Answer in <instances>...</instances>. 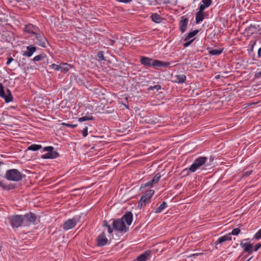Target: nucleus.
Segmentation results:
<instances>
[{
	"instance_id": "obj_1",
	"label": "nucleus",
	"mask_w": 261,
	"mask_h": 261,
	"mask_svg": "<svg viewBox=\"0 0 261 261\" xmlns=\"http://www.w3.org/2000/svg\"><path fill=\"white\" fill-rule=\"evenodd\" d=\"M141 64L147 67H153L158 69L160 67H168L170 63L159 60H154L145 56H141L140 60Z\"/></svg>"
},
{
	"instance_id": "obj_2",
	"label": "nucleus",
	"mask_w": 261,
	"mask_h": 261,
	"mask_svg": "<svg viewBox=\"0 0 261 261\" xmlns=\"http://www.w3.org/2000/svg\"><path fill=\"white\" fill-rule=\"evenodd\" d=\"M207 158L205 156H199L196 158L193 163L191 165L189 169H185L182 170V173H185V175H188L190 172H194L198 168L204 165L207 160Z\"/></svg>"
},
{
	"instance_id": "obj_3",
	"label": "nucleus",
	"mask_w": 261,
	"mask_h": 261,
	"mask_svg": "<svg viewBox=\"0 0 261 261\" xmlns=\"http://www.w3.org/2000/svg\"><path fill=\"white\" fill-rule=\"evenodd\" d=\"M24 175H22L17 169H12L6 171L5 178L10 181L18 182L22 179Z\"/></svg>"
},
{
	"instance_id": "obj_4",
	"label": "nucleus",
	"mask_w": 261,
	"mask_h": 261,
	"mask_svg": "<svg viewBox=\"0 0 261 261\" xmlns=\"http://www.w3.org/2000/svg\"><path fill=\"white\" fill-rule=\"evenodd\" d=\"M154 193L153 190L149 189L147 190L145 193L143 195L138 203V207L141 208L144 207L146 204H149L151 202V198Z\"/></svg>"
},
{
	"instance_id": "obj_5",
	"label": "nucleus",
	"mask_w": 261,
	"mask_h": 261,
	"mask_svg": "<svg viewBox=\"0 0 261 261\" xmlns=\"http://www.w3.org/2000/svg\"><path fill=\"white\" fill-rule=\"evenodd\" d=\"M8 220L13 228H18L22 226L24 217L21 215H12L8 217Z\"/></svg>"
},
{
	"instance_id": "obj_6",
	"label": "nucleus",
	"mask_w": 261,
	"mask_h": 261,
	"mask_svg": "<svg viewBox=\"0 0 261 261\" xmlns=\"http://www.w3.org/2000/svg\"><path fill=\"white\" fill-rule=\"evenodd\" d=\"M44 151L47 152L41 155V158L43 159H54L58 158L60 156L59 153L55 151L54 147L53 146H46L43 148Z\"/></svg>"
},
{
	"instance_id": "obj_7",
	"label": "nucleus",
	"mask_w": 261,
	"mask_h": 261,
	"mask_svg": "<svg viewBox=\"0 0 261 261\" xmlns=\"http://www.w3.org/2000/svg\"><path fill=\"white\" fill-rule=\"evenodd\" d=\"M0 97L5 99L6 102L12 101L13 97L11 91L8 88H5L2 83H0Z\"/></svg>"
},
{
	"instance_id": "obj_8",
	"label": "nucleus",
	"mask_w": 261,
	"mask_h": 261,
	"mask_svg": "<svg viewBox=\"0 0 261 261\" xmlns=\"http://www.w3.org/2000/svg\"><path fill=\"white\" fill-rule=\"evenodd\" d=\"M112 225L113 228L118 231L126 232L128 230V227L120 218L114 220Z\"/></svg>"
},
{
	"instance_id": "obj_9",
	"label": "nucleus",
	"mask_w": 261,
	"mask_h": 261,
	"mask_svg": "<svg viewBox=\"0 0 261 261\" xmlns=\"http://www.w3.org/2000/svg\"><path fill=\"white\" fill-rule=\"evenodd\" d=\"M35 38L37 40L36 44L42 47L46 48L48 41L44 34L39 30L36 34L34 35Z\"/></svg>"
},
{
	"instance_id": "obj_10",
	"label": "nucleus",
	"mask_w": 261,
	"mask_h": 261,
	"mask_svg": "<svg viewBox=\"0 0 261 261\" xmlns=\"http://www.w3.org/2000/svg\"><path fill=\"white\" fill-rule=\"evenodd\" d=\"M77 221L78 220L75 217H73L72 219H69L66 220L63 225V229L65 230H67L73 228L76 226Z\"/></svg>"
},
{
	"instance_id": "obj_11",
	"label": "nucleus",
	"mask_w": 261,
	"mask_h": 261,
	"mask_svg": "<svg viewBox=\"0 0 261 261\" xmlns=\"http://www.w3.org/2000/svg\"><path fill=\"white\" fill-rule=\"evenodd\" d=\"M22 216L24 217V221H25L28 224L35 225L37 224L36 222L37 217L35 213L30 212L22 215Z\"/></svg>"
},
{
	"instance_id": "obj_12",
	"label": "nucleus",
	"mask_w": 261,
	"mask_h": 261,
	"mask_svg": "<svg viewBox=\"0 0 261 261\" xmlns=\"http://www.w3.org/2000/svg\"><path fill=\"white\" fill-rule=\"evenodd\" d=\"M39 30V29L31 24V23H28L26 25H25L24 28H23V31L25 32H27L29 34H32L33 35H35L36 34V33Z\"/></svg>"
},
{
	"instance_id": "obj_13",
	"label": "nucleus",
	"mask_w": 261,
	"mask_h": 261,
	"mask_svg": "<svg viewBox=\"0 0 261 261\" xmlns=\"http://www.w3.org/2000/svg\"><path fill=\"white\" fill-rule=\"evenodd\" d=\"M189 18L185 16L181 17V20L179 22V29L181 33H184L188 24Z\"/></svg>"
},
{
	"instance_id": "obj_14",
	"label": "nucleus",
	"mask_w": 261,
	"mask_h": 261,
	"mask_svg": "<svg viewBox=\"0 0 261 261\" xmlns=\"http://www.w3.org/2000/svg\"><path fill=\"white\" fill-rule=\"evenodd\" d=\"M108 240L104 232L100 234L97 238V246H103L107 244Z\"/></svg>"
},
{
	"instance_id": "obj_15",
	"label": "nucleus",
	"mask_w": 261,
	"mask_h": 261,
	"mask_svg": "<svg viewBox=\"0 0 261 261\" xmlns=\"http://www.w3.org/2000/svg\"><path fill=\"white\" fill-rule=\"evenodd\" d=\"M240 246L245 252H247L249 254L252 253L253 251V245L250 242L243 243V242H241L240 243Z\"/></svg>"
},
{
	"instance_id": "obj_16",
	"label": "nucleus",
	"mask_w": 261,
	"mask_h": 261,
	"mask_svg": "<svg viewBox=\"0 0 261 261\" xmlns=\"http://www.w3.org/2000/svg\"><path fill=\"white\" fill-rule=\"evenodd\" d=\"M133 218L132 213L129 211H126L120 219H122L124 222H125L127 225L129 226L132 223Z\"/></svg>"
},
{
	"instance_id": "obj_17",
	"label": "nucleus",
	"mask_w": 261,
	"mask_h": 261,
	"mask_svg": "<svg viewBox=\"0 0 261 261\" xmlns=\"http://www.w3.org/2000/svg\"><path fill=\"white\" fill-rule=\"evenodd\" d=\"M151 255V251L147 250L139 255L136 258V261H147ZM135 261V260H134Z\"/></svg>"
},
{
	"instance_id": "obj_18",
	"label": "nucleus",
	"mask_w": 261,
	"mask_h": 261,
	"mask_svg": "<svg viewBox=\"0 0 261 261\" xmlns=\"http://www.w3.org/2000/svg\"><path fill=\"white\" fill-rule=\"evenodd\" d=\"M27 50L24 51L22 55L27 57H31L37 50L36 46L31 45L27 46Z\"/></svg>"
},
{
	"instance_id": "obj_19",
	"label": "nucleus",
	"mask_w": 261,
	"mask_h": 261,
	"mask_svg": "<svg viewBox=\"0 0 261 261\" xmlns=\"http://www.w3.org/2000/svg\"><path fill=\"white\" fill-rule=\"evenodd\" d=\"M232 239V238L231 236H230V234H226L224 236H223L218 239V240L215 242V244L216 245L219 244H222L223 242L227 241H231Z\"/></svg>"
},
{
	"instance_id": "obj_20",
	"label": "nucleus",
	"mask_w": 261,
	"mask_h": 261,
	"mask_svg": "<svg viewBox=\"0 0 261 261\" xmlns=\"http://www.w3.org/2000/svg\"><path fill=\"white\" fill-rule=\"evenodd\" d=\"M173 82L178 84H182L185 82L186 76L185 74H177L174 76Z\"/></svg>"
},
{
	"instance_id": "obj_21",
	"label": "nucleus",
	"mask_w": 261,
	"mask_h": 261,
	"mask_svg": "<svg viewBox=\"0 0 261 261\" xmlns=\"http://www.w3.org/2000/svg\"><path fill=\"white\" fill-rule=\"evenodd\" d=\"M32 60L34 62L43 61L44 63H48V59L47 58V56L45 54H41L35 56Z\"/></svg>"
},
{
	"instance_id": "obj_22",
	"label": "nucleus",
	"mask_w": 261,
	"mask_h": 261,
	"mask_svg": "<svg viewBox=\"0 0 261 261\" xmlns=\"http://www.w3.org/2000/svg\"><path fill=\"white\" fill-rule=\"evenodd\" d=\"M150 18L152 21L156 23H159L164 20V18L157 13H152L150 16Z\"/></svg>"
},
{
	"instance_id": "obj_23",
	"label": "nucleus",
	"mask_w": 261,
	"mask_h": 261,
	"mask_svg": "<svg viewBox=\"0 0 261 261\" xmlns=\"http://www.w3.org/2000/svg\"><path fill=\"white\" fill-rule=\"evenodd\" d=\"M0 187L4 190H11L15 188V186L13 184H7L3 180H0Z\"/></svg>"
},
{
	"instance_id": "obj_24",
	"label": "nucleus",
	"mask_w": 261,
	"mask_h": 261,
	"mask_svg": "<svg viewBox=\"0 0 261 261\" xmlns=\"http://www.w3.org/2000/svg\"><path fill=\"white\" fill-rule=\"evenodd\" d=\"M195 16V23L199 24L204 19V13L196 12Z\"/></svg>"
},
{
	"instance_id": "obj_25",
	"label": "nucleus",
	"mask_w": 261,
	"mask_h": 261,
	"mask_svg": "<svg viewBox=\"0 0 261 261\" xmlns=\"http://www.w3.org/2000/svg\"><path fill=\"white\" fill-rule=\"evenodd\" d=\"M145 122L149 124L154 125L159 122V119L156 117H147L145 119Z\"/></svg>"
},
{
	"instance_id": "obj_26",
	"label": "nucleus",
	"mask_w": 261,
	"mask_h": 261,
	"mask_svg": "<svg viewBox=\"0 0 261 261\" xmlns=\"http://www.w3.org/2000/svg\"><path fill=\"white\" fill-rule=\"evenodd\" d=\"M199 32V31L198 30H195L193 31L190 32L186 36L184 39L185 41H188L189 40H190V39L193 37H194L195 35H196Z\"/></svg>"
},
{
	"instance_id": "obj_27",
	"label": "nucleus",
	"mask_w": 261,
	"mask_h": 261,
	"mask_svg": "<svg viewBox=\"0 0 261 261\" xmlns=\"http://www.w3.org/2000/svg\"><path fill=\"white\" fill-rule=\"evenodd\" d=\"M167 207V202L165 201H164L158 207L156 208L154 210V212L155 213H161Z\"/></svg>"
},
{
	"instance_id": "obj_28",
	"label": "nucleus",
	"mask_w": 261,
	"mask_h": 261,
	"mask_svg": "<svg viewBox=\"0 0 261 261\" xmlns=\"http://www.w3.org/2000/svg\"><path fill=\"white\" fill-rule=\"evenodd\" d=\"M223 49H210L208 51V54L211 55L213 56H218L221 54L223 51Z\"/></svg>"
},
{
	"instance_id": "obj_29",
	"label": "nucleus",
	"mask_w": 261,
	"mask_h": 261,
	"mask_svg": "<svg viewBox=\"0 0 261 261\" xmlns=\"http://www.w3.org/2000/svg\"><path fill=\"white\" fill-rule=\"evenodd\" d=\"M42 148L41 145L33 144L29 146L28 149L32 151H37Z\"/></svg>"
},
{
	"instance_id": "obj_30",
	"label": "nucleus",
	"mask_w": 261,
	"mask_h": 261,
	"mask_svg": "<svg viewBox=\"0 0 261 261\" xmlns=\"http://www.w3.org/2000/svg\"><path fill=\"white\" fill-rule=\"evenodd\" d=\"M70 66V65L67 63H62L60 70L62 72L66 73L69 71Z\"/></svg>"
},
{
	"instance_id": "obj_31",
	"label": "nucleus",
	"mask_w": 261,
	"mask_h": 261,
	"mask_svg": "<svg viewBox=\"0 0 261 261\" xmlns=\"http://www.w3.org/2000/svg\"><path fill=\"white\" fill-rule=\"evenodd\" d=\"M94 118L93 116H84L80 117L78 119V121L80 122H82L83 121H87V120H94Z\"/></svg>"
},
{
	"instance_id": "obj_32",
	"label": "nucleus",
	"mask_w": 261,
	"mask_h": 261,
	"mask_svg": "<svg viewBox=\"0 0 261 261\" xmlns=\"http://www.w3.org/2000/svg\"><path fill=\"white\" fill-rule=\"evenodd\" d=\"M102 226L108 228V231L109 233H112L113 232V229L111 226L108 224L107 220H104L102 222Z\"/></svg>"
},
{
	"instance_id": "obj_33",
	"label": "nucleus",
	"mask_w": 261,
	"mask_h": 261,
	"mask_svg": "<svg viewBox=\"0 0 261 261\" xmlns=\"http://www.w3.org/2000/svg\"><path fill=\"white\" fill-rule=\"evenodd\" d=\"M161 177V174L160 173H156L154 176L153 177V178H152L151 180V182L153 183V184H157L160 178Z\"/></svg>"
},
{
	"instance_id": "obj_34",
	"label": "nucleus",
	"mask_w": 261,
	"mask_h": 261,
	"mask_svg": "<svg viewBox=\"0 0 261 261\" xmlns=\"http://www.w3.org/2000/svg\"><path fill=\"white\" fill-rule=\"evenodd\" d=\"M240 231L241 229L239 228H236L233 229L231 232L228 233V234H230V236H231V235L238 236Z\"/></svg>"
},
{
	"instance_id": "obj_35",
	"label": "nucleus",
	"mask_w": 261,
	"mask_h": 261,
	"mask_svg": "<svg viewBox=\"0 0 261 261\" xmlns=\"http://www.w3.org/2000/svg\"><path fill=\"white\" fill-rule=\"evenodd\" d=\"M153 185V183L151 182V180H150L149 181H148V182L147 183H145V184H142L141 185V187H140V190L142 189H144V188H145L146 187H149V186H150V187H152Z\"/></svg>"
},
{
	"instance_id": "obj_36",
	"label": "nucleus",
	"mask_w": 261,
	"mask_h": 261,
	"mask_svg": "<svg viewBox=\"0 0 261 261\" xmlns=\"http://www.w3.org/2000/svg\"><path fill=\"white\" fill-rule=\"evenodd\" d=\"M97 57L98 58L99 61H103L105 60L103 56V52L102 51H100L97 53Z\"/></svg>"
},
{
	"instance_id": "obj_37",
	"label": "nucleus",
	"mask_w": 261,
	"mask_h": 261,
	"mask_svg": "<svg viewBox=\"0 0 261 261\" xmlns=\"http://www.w3.org/2000/svg\"><path fill=\"white\" fill-rule=\"evenodd\" d=\"M202 4L205 5V6L207 7V8L210 7L212 3V0H202Z\"/></svg>"
},
{
	"instance_id": "obj_38",
	"label": "nucleus",
	"mask_w": 261,
	"mask_h": 261,
	"mask_svg": "<svg viewBox=\"0 0 261 261\" xmlns=\"http://www.w3.org/2000/svg\"><path fill=\"white\" fill-rule=\"evenodd\" d=\"M256 44V41L255 40H251L250 41L249 44V46L250 47V51H252L253 50V48L254 45Z\"/></svg>"
},
{
	"instance_id": "obj_39",
	"label": "nucleus",
	"mask_w": 261,
	"mask_h": 261,
	"mask_svg": "<svg viewBox=\"0 0 261 261\" xmlns=\"http://www.w3.org/2000/svg\"><path fill=\"white\" fill-rule=\"evenodd\" d=\"M62 125L63 126H67L68 127H71V128H75L77 126V124H72L65 123V122L62 123Z\"/></svg>"
},
{
	"instance_id": "obj_40",
	"label": "nucleus",
	"mask_w": 261,
	"mask_h": 261,
	"mask_svg": "<svg viewBox=\"0 0 261 261\" xmlns=\"http://www.w3.org/2000/svg\"><path fill=\"white\" fill-rule=\"evenodd\" d=\"M206 8H207V7L205 6V5H204L203 4H200L198 8L199 11L197 12L204 13V10Z\"/></svg>"
},
{
	"instance_id": "obj_41",
	"label": "nucleus",
	"mask_w": 261,
	"mask_h": 261,
	"mask_svg": "<svg viewBox=\"0 0 261 261\" xmlns=\"http://www.w3.org/2000/svg\"><path fill=\"white\" fill-rule=\"evenodd\" d=\"M254 238L256 240H259L261 239V229L254 234Z\"/></svg>"
},
{
	"instance_id": "obj_42",
	"label": "nucleus",
	"mask_w": 261,
	"mask_h": 261,
	"mask_svg": "<svg viewBox=\"0 0 261 261\" xmlns=\"http://www.w3.org/2000/svg\"><path fill=\"white\" fill-rule=\"evenodd\" d=\"M51 67L53 69H55V70L59 71L60 70L61 68V64L59 65L56 64H52Z\"/></svg>"
},
{
	"instance_id": "obj_43",
	"label": "nucleus",
	"mask_w": 261,
	"mask_h": 261,
	"mask_svg": "<svg viewBox=\"0 0 261 261\" xmlns=\"http://www.w3.org/2000/svg\"><path fill=\"white\" fill-rule=\"evenodd\" d=\"M194 39H195V38L193 39L192 40H189L188 41H186V42L183 44V46L184 47H187L189 46L192 43V42L194 40Z\"/></svg>"
},
{
	"instance_id": "obj_44",
	"label": "nucleus",
	"mask_w": 261,
	"mask_h": 261,
	"mask_svg": "<svg viewBox=\"0 0 261 261\" xmlns=\"http://www.w3.org/2000/svg\"><path fill=\"white\" fill-rule=\"evenodd\" d=\"M83 136L86 137L88 135V127L86 126L82 131Z\"/></svg>"
},
{
	"instance_id": "obj_45",
	"label": "nucleus",
	"mask_w": 261,
	"mask_h": 261,
	"mask_svg": "<svg viewBox=\"0 0 261 261\" xmlns=\"http://www.w3.org/2000/svg\"><path fill=\"white\" fill-rule=\"evenodd\" d=\"M260 248H261V243H258L254 247L253 251H257Z\"/></svg>"
},
{
	"instance_id": "obj_46",
	"label": "nucleus",
	"mask_w": 261,
	"mask_h": 261,
	"mask_svg": "<svg viewBox=\"0 0 261 261\" xmlns=\"http://www.w3.org/2000/svg\"><path fill=\"white\" fill-rule=\"evenodd\" d=\"M13 60H14V59L12 57H8L7 58V61L6 63V65H9Z\"/></svg>"
},
{
	"instance_id": "obj_47",
	"label": "nucleus",
	"mask_w": 261,
	"mask_h": 261,
	"mask_svg": "<svg viewBox=\"0 0 261 261\" xmlns=\"http://www.w3.org/2000/svg\"><path fill=\"white\" fill-rule=\"evenodd\" d=\"M115 42V41L114 40L110 39H108V44L110 45H113Z\"/></svg>"
},
{
	"instance_id": "obj_48",
	"label": "nucleus",
	"mask_w": 261,
	"mask_h": 261,
	"mask_svg": "<svg viewBox=\"0 0 261 261\" xmlns=\"http://www.w3.org/2000/svg\"><path fill=\"white\" fill-rule=\"evenodd\" d=\"M261 77V71L260 72H256L254 74V78L255 79H259Z\"/></svg>"
},
{
	"instance_id": "obj_49",
	"label": "nucleus",
	"mask_w": 261,
	"mask_h": 261,
	"mask_svg": "<svg viewBox=\"0 0 261 261\" xmlns=\"http://www.w3.org/2000/svg\"><path fill=\"white\" fill-rule=\"evenodd\" d=\"M154 89L156 90V91H159L162 88L161 86L160 85H156L154 86Z\"/></svg>"
},
{
	"instance_id": "obj_50",
	"label": "nucleus",
	"mask_w": 261,
	"mask_h": 261,
	"mask_svg": "<svg viewBox=\"0 0 261 261\" xmlns=\"http://www.w3.org/2000/svg\"><path fill=\"white\" fill-rule=\"evenodd\" d=\"M252 171H246L244 173V176H249L252 173Z\"/></svg>"
},
{
	"instance_id": "obj_51",
	"label": "nucleus",
	"mask_w": 261,
	"mask_h": 261,
	"mask_svg": "<svg viewBox=\"0 0 261 261\" xmlns=\"http://www.w3.org/2000/svg\"><path fill=\"white\" fill-rule=\"evenodd\" d=\"M257 57L258 58H261V47H260L257 51Z\"/></svg>"
},
{
	"instance_id": "obj_52",
	"label": "nucleus",
	"mask_w": 261,
	"mask_h": 261,
	"mask_svg": "<svg viewBox=\"0 0 261 261\" xmlns=\"http://www.w3.org/2000/svg\"><path fill=\"white\" fill-rule=\"evenodd\" d=\"M251 28H254V29H256L257 28L255 27V25H253L252 24H251L249 27H248V30H250Z\"/></svg>"
},
{
	"instance_id": "obj_53",
	"label": "nucleus",
	"mask_w": 261,
	"mask_h": 261,
	"mask_svg": "<svg viewBox=\"0 0 261 261\" xmlns=\"http://www.w3.org/2000/svg\"><path fill=\"white\" fill-rule=\"evenodd\" d=\"M154 89V86H149L147 90L149 91L153 90Z\"/></svg>"
},
{
	"instance_id": "obj_54",
	"label": "nucleus",
	"mask_w": 261,
	"mask_h": 261,
	"mask_svg": "<svg viewBox=\"0 0 261 261\" xmlns=\"http://www.w3.org/2000/svg\"><path fill=\"white\" fill-rule=\"evenodd\" d=\"M220 77V75H216V77H215V78H216V79H219Z\"/></svg>"
},
{
	"instance_id": "obj_55",
	"label": "nucleus",
	"mask_w": 261,
	"mask_h": 261,
	"mask_svg": "<svg viewBox=\"0 0 261 261\" xmlns=\"http://www.w3.org/2000/svg\"><path fill=\"white\" fill-rule=\"evenodd\" d=\"M91 108H92V106H89L87 107V108H88V109H90Z\"/></svg>"
},
{
	"instance_id": "obj_56",
	"label": "nucleus",
	"mask_w": 261,
	"mask_h": 261,
	"mask_svg": "<svg viewBox=\"0 0 261 261\" xmlns=\"http://www.w3.org/2000/svg\"><path fill=\"white\" fill-rule=\"evenodd\" d=\"M252 258V257H250V258H249L247 261H249V260H250Z\"/></svg>"
},
{
	"instance_id": "obj_57",
	"label": "nucleus",
	"mask_w": 261,
	"mask_h": 261,
	"mask_svg": "<svg viewBox=\"0 0 261 261\" xmlns=\"http://www.w3.org/2000/svg\"><path fill=\"white\" fill-rule=\"evenodd\" d=\"M125 107L127 108H128V106H127V105H125Z\"/></svg>"
},
{
	"instance_id": "obj_58",
	"label": "nucleus",
	"mask_w": 261,
	"mask_h": 261,
	"mask_svg": "<svg viewBox=\"0 0 261 261\" xmlns=\"http://www.w3.org/2000/svg\"><path fill=\"white\" fill-rule=\"evenodd\" d=\"M1 250H2V246H0V251H1Z\"/></svg>"
},
{
	"instance_id": "obj_59",
	"label": "nucleus",
	"mask_w": 261,
	"mask_h": 261,
	"mask_svg": "<svg viewBox=\"0 0 261 261\" xmlns=\"http://www.w3.org/2000/svg\"><path fill=\"white\" fill-rule=\"evenodd\" d=\"M249 239H247L246 240H244V241H247V240H248Z\"/></svg>"
}]
</instances>
